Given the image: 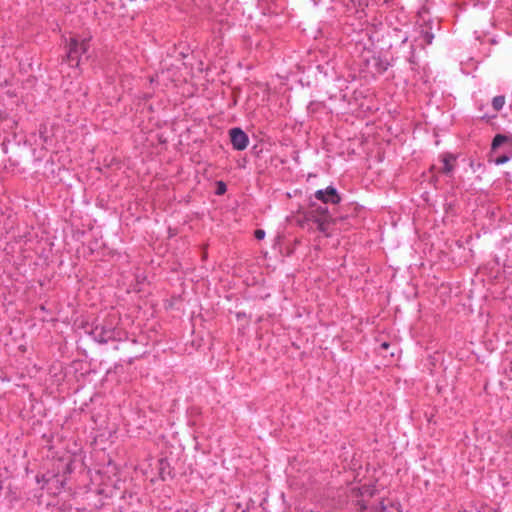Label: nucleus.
I'll list each match as a JSON object with an SVG mask.
<instances>
[{"instance_id": "obj_1", "label": "nucleus", "mask_w": 512, "mask_h": 512, "mask_svg": "<svg viewBox=\"0 0 512 512\" xmlns=\"http://www.w3.org/2000/svg\"><path fill=\"white\" fill-rule=\"evenodd\" d=\"M310 218L317 225L318 231L325 236L331 235V225L334 224V220L329 213V210L324 205H311Z\"/></svg>"}, {"instance_id": "obj_2", "label": "nucleus", "mask_w": 512, "mask_h": 512, "mask_svg": "<svg viewBox=\"0 0 512 512\" xmlns=\"http://www.w3.org/2000/svg\"><path fill=\"white\" fill-rule=\"evenodd\" d=\"M504 151L495 159L497 165H502L508 162L512 158V139L503 134H497L492 141L491 150L493 153H497L501 148Z\"/></svg>"}, {"instance_id": "obj_3", "label": "nucleus", "mask_w": 512, "mask_h": 512, "mask_svg": "<svg viewBox=\"0 0 512 512\" xmlns=\"http://www.w3.org/2000/svg\"><path fill=\"white\" fill-rule=\"evenodd\" d=\"M89 39H81L72 37L68 43V51L66 54L67 61L70 66H78L81 56L88 51Z\"/></svg>"}, {"instance_id": "obj_4", "label": "nucleus", "mask_w": 512, "mask_h": 512, "mask_svg": "<svg viewBox=\"0 0 512 512\" xmlns=\"http://www.w3.org/2000/svg\"><path fill=\"white\" fill-rule=\"evenodd\" d=\"M376 489L372 485H362L360 487H354L351 489V496L356 498V507L359 511L367 509L366 499L374 496Z\"/></svg>"}, {"instance_id": "obj_5", "label": "nucleus", "mask_w": 512, "mask_h": 512, "mask_svg": "<svg viewBox=\"0 0 512 512\" xmlns=\"http://www.w3.org/2000/svg\"><path fill=\"white\" fill-rule=\"evenodd\" d=\"M365 67L367 71L372 75H381L387 71L390 66V63L386 58L381 57L380 55H371L364 60Z\"/></svg>"}, {"instance_id": "obj_6", "label": "nucleus", "mask_w": 512, "mask_h": 512, "mask_svg": "<svg viewBox=\"0 0 512 512\" xmlns=\"http://www.w3.org/2000/svg\"><path fill=\"white\" fill-rule=\"evenodd\" d=\"M93 339L101 344L108 343L109 341L116 339L115 328L110 324H99L96 325L90 332Z\"/></svg>"}, {"instance_id": "obj_7", "label": "nucleus", "mask_w": 512, "mask_h": 512, "mask_svg": "<svg viewBox=\"0 0 512 512\" xmlns=\"http://www.w3.org/2000/svg\"><path fill=\"white\" fill-rule=\"evenodd\" d=\"M36 480L38 483H43L41 488L47 489L50 493L56 495L59 494L64 486V482L58 478L57 475H37Z\"/></svg>"}, {"instance_id": "obj_8", "label": "nucleus", "mask_w": 512, "mask_h": 512, "mask_svg": "<svg viewBox=\"0 0 512 512\" xmlns=\"http://www.w3.org/2000/svg\"><path fill=\"white\" fill-rule=\"evenodd\" d=\"M314 197L321 201L323 204L337 205L341 202V196L337 189L333 186H328L325 189H319L314 193Z\"/></svg>"}, {"instance_id": "obj_9", "label": "nucleus", "mask_w": 512, "mask_h": 512, "mask_svg": "<svg viewBox=\"0 0 512 512\" xmlns=\"http://www.w3.org/2000/svg\"><path fill=\"white\" fill-rule=\"evenodd\" d=\"M229 136L234 150L242 151L247 148L249 144V137L241 128H231L229 130Z\"/></svg>"}, {"instance_id": "obj_10", "label": "nucleus", "mask_w": 512, "mask_h": 512, "mask_svg": "<svg viewBox=\"0 0 512 512\" xmlns=\"http://www.w3.org/2000/svg\"><path fill=\"white\" fill-rule=\"evenodd\" d=\"M456 161V156L451 153H444L441 155V162L443 163V167L440 172L447 176L451 175L454 171V163Z\"/></svg>"}, {"instance_id": "obj_11", "label": "nucleus", "mask_w": 512, "mask_h": 512, "mask_svg": "<svg viewBox=\"0 0 512 512\" xmlns=\"http://www.w3.org/2000/svg\"><path fill=\"white\" fill-rule=\"evenodd\" d=\"M505 105V96L499 95L492 99V107L495 112L500 111Z\"/></svg>"}, {"instance_id": "obj_12", "label": "nucleus", "mask_w": 512, "mask_h": 512, "mask_svg": "<svg viewBox=\"0 0 512 512\" xmlns=\"http://www.w3.org/2000/svg\"><path fill=\"white\" fill-rule=\"evenodd\" d=\"M353 3H358L359 6H368L370 2L379 4L386 3L388 0H351Z\"/></svg>"}, {"instance_id": "obj_13", "label": "nucleus", "mask_w": 512, "mask_h": 512, "mask_svg": "<svg viewBox=\"0 0 512 512\" xmlns=\"http://www.w3.org/2000/svg\"><path fill=\"white\" fill-rule=\"evenodd\" d=\"M421 37L426 45H430L434 39V35L429 31H423Z\"/></svg>"}, {"instance_id": "obj_14", "label": "nucleus", "mask_w": 512, "mask_h": 512, "mask_svg": "<svg viewBox=\"0 0 512 512\" xmlns=\"http://www.w3.org/2000/svg\"><path fill=\"white\" fill-rule=\"evenodd\" d=\"M216 186H217L216 191H215L216 195L220 196V195H223L226 193L227 186L223 181H217Z\"/></svg>"}, {"instance_id": "obj_15", "label": "nucleus", "mask_w": 512, "mask_h": 512, "mask_svg": "<svg viewBox=\"0 0 512 512\" xmlns=\"http://www.w3.org/2000/svg\"><path fill=\"white\" fill-rule=\"evenodd\" d=\"M265 235H266V233H265V231H264V230H262V229H257V230H255V232H254V236H255V238H256L257 240H263V239L265 238Z\"/></svg>"}, {"instance_id": "obj_16", "label": "nucleus", "mask_w": 512, "mask_h": 512, "mask_svg": "<svg viewBox=\"0 0 512 512\" xmlns=\"http://www.w3.org/2000/svg\"><path fill=\"white\" fill-rule=\"evenodd\" d=\"M175 512H197V508L194 506H190L188 509L180 508L177 509Z\"/></svg>"}, {"instance_id": "obj_17", "label": "nucleus", "mask_w": 512, "mask_h": 512, "mask_svg": "<svg viewBox=\"0 0 512 512\" xmlns=\"http://www.w3.org/2000/svg\"><path fill=\"white\" fill-rule=\"evenodd\" d=\"M376 512H393L389 510L383 503L377 508Z\"/></svg>"}, {"instance_id": "obj_18", "label": "nucleus", "mask_w": 512, "mask_h": 512, "mask_svg": "<svg viewBox=\"0 0 512 512\" xmlns=\"http://www.w3.org/2000/svg\"><path fill=\"white\" fill-rule=\"evenodd\" d=\"M495 117H496V113L492 114V115H488V114L481 115V119H486V120H490V119H493Z\"/></svg>"}, {"instance_id": "obj_19", "label": "nucleus", "mask_w": 512, "mask_h": 512, "mask_svg": "<svg viewBox=\"0 0 512 512\" xmlns=\"http://www.w3.org/2000/svg\"><path fill=\"white\" fill-rule=\"evenodd\" d=\"M389 346H390V344H389L388 342H383V343L380 345V348H381L382 350H386V349H388V348H389Z\"/></svg>"}]
</instances>
